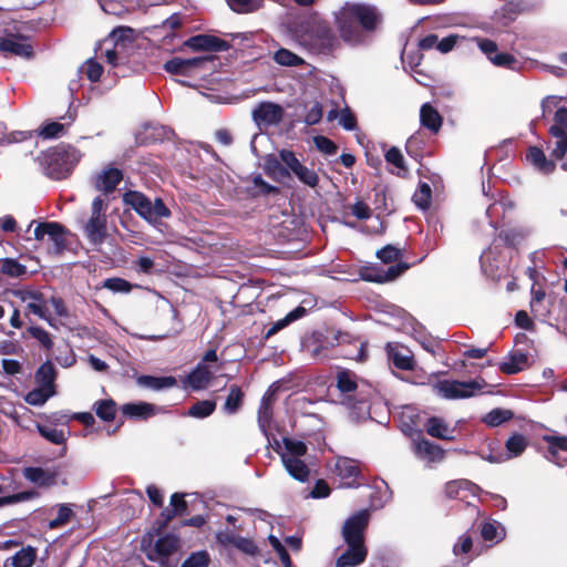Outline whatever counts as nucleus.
<instances>
[{
  "label": "nucleus",
  "instance_id": "1",
  "mask_svg": "<svg viewBox=\"0 0 567 567\" xmlns=\"http://www.w3.org/2000/svg\"><path fill=\"white\" fill-rule=\"evenodd\" d=\"M369 518V512L363 509L344 522L342 526V538L347 548L337 558V567H355L365 560L368 548L364 544V530L368 526Z\"/></svg>",
  "mask_w": 567,
  "mask_h": 567
},
{
  "label": "nucleus",
  "instance_id": "2",
  "mask_svg": "<svg viewBox=\"0 0 567 567\" xmlns=\"http://www.w3.org/2000/svg\"><path fill=\"white\" fill-rule=\"evenodd\" d=\"M336 21L340 37L343 41L354 44L359 43L362 29L371 31L379 22V16L373 7L360 3H347L336 16Z\"/></svg>",
  "mask_w": 567,
  "mask_h": 567
},
{
  "label": "nucleus",
  "instance_id": "3",
  "mask_svg": "<svg viewBox=\"0 0 567 567\" xmlns=\"http://www.w3.org/2000/svg\"><path fill=\"white\" fill-rule=\"evenodd\" d=\"M274 450L280 455L282 464L291 477L302 483L309 480L308 447L302 441L284 437L281 444L275 441Z\"/></svg>",
  "mask_w": 567,
  "mask_h": 567
},
{
  "label": "nucleus",
  "instance_id": "4",
  "mask_svg": "<svg viewBox=\"0 0 567 567\" xmlns=\"http://www.w3.org/2000/svg\"><path fill=\"white\" fill-rule=\"evenodd\" d=\"M561 100L556 96H548L543 101V114L554 112L553 124L548 132L551 141L550 155L557 159L565 156L567 152V109L559 106Z\"/></svg>",
  "mask_w": 567,
  "mask_h": 567
},
{
  "label": "nucleus",
  "instance_id": "5",
  "mask_svg": "<svg viewBox=\"0 0 567 567\" xmlns=\"http://www.w3.org/2000/svg\"><path fill=\"white\" fill-rule=\"evenodd\" d=\"M81 153L70 146L60 145L42 154L41 164L45 174L53 179L66 178L80 162Z\"/></svg>",
  "mask_w": 567,
  "mask_h": 567
},
{
  "label": "nucleus",
  "instance_id": "6",
  "mask_svg": "<svg viewBox=\"0 0 567 567\" xmlns=\"http://www.w3.org/2000/svg\"><path fill=\"white\" fill-rule=\"evenodd\" d=\"M124 203L131 206L142 218L148 223L155 224L162 218L171 216V210L165 206L161 198L152 202L140 192H127L124 194Z\"/></svg>",
  "mask_w": 567,
  "mask_h": 567
},
{
  "label": "nucleus",
  "instance_id": "7",
  "mask_svg": "<svg viewBox=\"0 0 567 567\" xmlns=\"http://www.w3.org/2000/svg\"><path fill=\"white\" fill-rule=\"evenodd\" d=\"M485 385L482 379L471 381L442 380L433 385L434 392L447 400L467 399L480 393Z\"/></svg>",
  "mask_w": 567,
  "mask_h": 567
},
{
  "label": "nucleus",
  "instance_id": "8",
  "mask_svg": "<svg viewBox=\"0 0 567 567\" xmlns=\"http://www.w3.org/2000/svg\"><path fill=\"white\" fill-rule=\"evenodd\" d=\"M106 209L107 203L97 196L92 202L91 216L84 224V233L93 245H101L106 238Z\"/></svg>",
  "mask_w": 567,
  "mask_h": 567
},
{
  "label": "nucleus",
  "instance_id": "9",
  "mask_svg": "<svg viewBox=\"0 0 567 567\" xmlns=\"http://www.w3.org/2000/svg\"><path fill=\"white\" fill-rule=\"evenodd\" d=\"M17 295L27 303V308L30 312L45 320L49 326L56 328L55 319L49 313L47 309V299L41 292L34 290H21L18 291Z\"/></svg>",
  "mask_w": 567,
  "mask_h": 567
},
{
  "label": "nucleus",
  "instance_id": "10",
  "mask_svg": "<svg viewBox=\"0 0 567 567\" xmlns=\"http://www.w3.org/2000/svg\"><path fill=\"white\" fill-rule=\"evenodd\" d=\"M258 127L277 125L284 117V109L274 102H261L251 112Z\"/></svg>",
  "mask_w": 567,
  "mask_h": 567
},
{
  "label": "nucleus",
  "instance_id": "11",
  "mask_svg": "<svg viewBox=\"0 0 567 567\" xmlns=\"http://www.w3.org/2000/svg\"><path fill=\"white\" fill-rule=\"evenodd\" d=\"M34 237L37 240H44L48 237L56 252L62 251L66 246V230L59 223H40L34 229Z\"/></svg>",
  "mask_w": 567,
  "mask_h": 567
},
{
  "label": "nucleus",
  "instance_id": "12",
  "mask_svg": "<svg viewBox=\"0 0 567 567\" xmlns=\"http://www.w3.org/2000/svg\"><path fill=\"white\" fill-rule=\"evenodd\" d=\"M210 61V56L173 58L164 64V69L172 74L193 75L197 70L204 69Z\"/></svg>",
  "mask_w": 567,
  "mask_h": 567
},
{
  "label": "nucleus",
  "instance_id": "13",
  "mask_svg": "<svg viewBox=\"0 0 567 567\" xmlns=\"http://www.w3.org/2000/svg\"><path fill=\"white\" fill-rule=\"evenodd\" d=\"M333 473L343 482L347 487L358 485V477L361 473L360 463L349 457H337L333 465Z\"/></svg>",
  "mask_w": 567,
  "mask_h": 567
},
{
  "label": "nucleus",
  "instance_id": "14",
  "mask_svg": "<svg viewBox=\"0 0 567 567\" xmlns=\"http://www.w3.org/2000/svg\"><path fill=\"white\" fill-rule=\"evenodd\" d=\"M179 538L174 535L159 537L152 550L147 554L148 559L164 564V560L179 549Z\"/></svg>",
  "mask_w": 567,
  "mask_h": 567
},
{
  "label": "nucleus",
  "instance_id": "15",
  "mask_svg": "<svg viewBox=\"0 0 567 567\" xmlns=\"http://www.w3.org/2000/svg\"><path fill=\"white\" fill-rule=\"evenodd\" d=\"M0 51L6 55H17L21 58H31L33 49L24 39L9 35L0 37Z\"/></svg>",
  "mask_w": 567,
  "mask_h": 567
},
{
  "label": "nucleus",
  "instance_id": "16",
  "mask_svg": "<svg viewBox=\"0 0 567 567\" xmlns=\"http://www.w3.org/2000/svg\"><path fill=\"white\" fill-rule=\"evenodd\" d=\"M59 471L54 467H25L23 470V476L31 483L40 487H51L58 483Z\"/></svg>",
  "mask_w": 567,
  "mask_h": 567
},
{
  "label": "nucleus",
  "instance_id": "17",
  "mask_svg": "<svg viewBox=\"0 0 567 567\" xmlns=\"http://www.w3.org/2000/svg\"><path fill=\"white\" fill-rule=\"evenodd\" d=\"M544 441L548 444L546 458L558 466H564L567 463V458L561 456V454L567 453V436L545 435Z\"/></svg>",
  "mask_w": 567,
  "mask_h": 567
},
{
  "label": "nucleus",
  "instance_id": "18",
  "mask_svg": "<svg viewBox=\"0 0 567 567\" xmlns=\"http://www.w3.org/2000/svg\"><path fill=\"white\" fill-rule=\"evenodd\" d=\"M122 178L123 174L118 168L107 166L96 175L94 185L97 190L107 194L116 188Z\"/></svg>",
  "mask_w": 567,
  "mask_h": 567
},
{
  "label": "nucleus",
  "instance_id": "19",
  "mask_svg": "<svg viewBox=\"0 0 567 567\" xmlns=\"http://www.w3.org/2000/svg\"><path fill=\"white\" fill-rule=\"evenodd\" d=\"M313 44L320 50L330 51L338 45V39L332 30L324 23H318L313 30Z\"/></svg>",
  "mask_w": 567,
  "mask_h": 567
},
{
  "label": "nucleus",
  "instance_id": "20",
  "mask_svg": "<svg viewBox=\"0 0 567 567\" xmlns=\"http://www.w3.org/2000/svg\"><path fill=\"white\" fill-rule=\"evenodd\" d=\"M186 45L193 50L220 51L224 49L225 42L213 35L199 34L189 38Z\"/></svg>",
  "mask_w": 567,
  "mask_h": 567
},
{
  "label": "nucleus",
  "instance_id": "21",
  "mask_svg": "<svg viewBox=\"0 0 567 567\" xmlns=\"http://www.w3.org/2000/svg\"><path fill=\"white\" fill-rule=\"evenodd\" d=\"M414 451L419 457L427 462H441L444 458V451L439 445L424 439L414 443Z\"/></svg>",
  "mask_w": 567,
  "mask_h": 567
},
{
  "label": "nucleus",
  "instance_id": "22",
  "mask_svg": "<svg viewBox=\"0 0 567 567\" xmlns=\"http://www.w3.org/2000/svg\"><path fill=\"white\" fill-rule=\"evenodd\" d=\"M425 430L433 437L446 441L454 440V430L441 417H430L425 424Z\"/></svg>",
  "mask_w": 567,
  "mask_h": 567
},
{
  "label": "nucleus",
  "instance_id": "23",
  "mask_svg": "<svg viewBox=\"0 0 567 567\" xmlns=\"http://www.w3.org/2000/svg\"><path fill=\"white\" fill-rule=\"evenodd\" d=\"M527 367L528 355L522 351H514L505 361L501 362L499 370L506 374H515Z\"/></svg>",
  "mask_w": 567,
  "mask_h": 567
},
{
  "label": "nucleus",
  "instance_id": "24",
  "mask_svg": "<svg viewBox=\"0 0 567 567\" xmlns=\"http://www.w3.org/2000/svg\"><path fill=\"white\" fill-rule=\"evenodd\" d=\"M212 377L213 372L204 363H198L189 373L187 383L194 390H202L208 386Z\"/></svg>",
  "mask_w": 567,
  "mask_h": 567
},
{
  "label": "nucleus",
  "instance_id": "25",
  "mask_svg": "<svg viewBox=\"0 0 567 567\" xmlns=\"http://www.w3.org/2000/svg\"><path fill=\"white\" fill-rule=\"evenodd\" d=\"M421 124L430 131L437 133L442 125V116L429 103L423 104L420 111Z\"/></svg>",
  "mask_w": 567,
  "mask_h": 567
},
{
  "label": "nucleus",
  "instance_id": "26",
  "mask_svg": "<svg viewBox=\"0 0 567 567\" xmlns=\"http://www.w3.org/2000/svg\"><path fill=\"white\" fill-rule=\"evenodd\" d=\"M156 408L146 402L127 403L122 406V413L130 417L147 419L155 414Z\"/></svg>",
  "mask_w": 567,
  "mask_h": 567
},
{
  "label": "nucleus",
  "instance_id": "27",
  "mask_svg": "<svg viewBox=\"0 0 567 567\" xmlns=\"http://www.w3.org/2000/svg\"><path fill=\"white\" fill-rule=\"evenodd\" d=\"M475 485L466 480L449 482L445 485V494L449 498L464 499L467 493H474Z\"/></svg>",
  "mask_w": 567,
  "mask_h": 567
},
{
  "label": "nucleus",
  "instance_id": "28",
  "mask_svg": "<svg viewBox=\"0 0 567 567\" xmlns=\"http://www.w3.org/2000/svg\"><path fill=\"white\" fill-rule=\"evenodd\" d=\"M527 159L543 173H550L555 169V163L547 159L545 153L536 146L528 150Z\"/></svg>",
  "mask_w": 567,
  "mask_h": 567
},
{
  "label": "nucleus",
  "instance_id": "29",
  "mask_svg": "<svg viewBox=\"0 0 567 567\" xmlns=\"http://www.w3.org/2000/svg\"><path fill=\"white\" fill-rule=\"evenodd\" d=\"M138 383L153 390H163L175 386L177 381L174 377L143 375L138 378Z\"/></svg>",
  "mask_w": 567,
  "mask_h": 567
},
{
  "label": "nucleus",
  "instance_id": "30",
  "mask_svg": "<svg viewBox=\"0 0 567 567\" xmlns=\"http://www.w3.org/2000/svg\"><path fill=\"white\" fill-rule=\"evenodd\" d=\"M37 559V550L31 546L21 548L11 557L12 567H32Z\"/></svg>",
  "mask_w": 567,
  "mask_h": 567
},
{
  "label": "nucleus",
  "instance_id": "31",
  "mask_svg": "<svg viewBox=\"0 0 567 567\" xmlns=\"http://www.w3.org/2000/svg\"><path fill=\"white\" fill-rule=\"evenodd\" d=\"M393 364L402 370H412L414 365L413 357L408 349H391L389 351Z\"/></svg>",
  "mask_w": 567,
  "mask_h": 567
},
{
  "label": "nucleus",
  "instance_id": "32",
  "mask_svg": "<svg viewBox=\"0 0 567 567\" xmlns=\"http://www.w3.org/2000/svg\"><path fill=\"white\" fill-rule=\"evenodd\" d=\"M527 445L528 442L525 436L520 434H515L506 441L505 446L507 453L504 455L505 457H508V460L512 457H516L526 450Z\"/></svg>",
  "mask_w": 567,
  "mask_h": 567
},
{
  "label": "nucleus",
  "instance_id": "33",
  "mask_svg": "<svg viewBox=\"0 0 567 567\" xmlns=\"http://www.w3.org/2000/svg\"><path fill=\"white\" fill-rule=\"evenodd\" d=\"M96 415L103 421H113L116 414V403L113 400H100L94 403Z\"/></svg>",
  "mask_w": 567,
  "mask_h": 567
},
{
  "label": "nucleus",
  "instance_id": "34",
  "mask_svg": "<svg viewBox=\"0 0 567 567\" xmlns=\"http://www.w3.org/2000/svg\"><path fill=\"white\" fill-rule=\"evenodd\" d=\"M276 63L284 66H298L305 64V60L288 49H279L274 53Z\"/></svg>",
  "mask_w": 567,
  "mask_h": 567
},
{
  "label": "nucleus",
  "instance_id": "35",
  "mask_svg": "<svg viewBox=\"0 0 567 567\" xmlns=\"http://www.w3.org/2000/svg\"><path fill=\"white\" fill-rule=\"evenodd\" d=\"M74 516V512L70 504H59L58 505V515L54 519L50 520L48 526L50 529H55L61 526L66 525L72 517Z\"/></svg>",
  "mask_w": 567,
  "mask_h": 567
},
{
  "label": "nucleus",
  "instance_id": "36",
  "mask_svg": "<svg viewBox=\"0 0 567 567\" xmlns=\"http://www.w3.org/2000/svg\"><path fill=\"white\" fill-rule=\"evenodd\" d=\"M244 393L237 385L230 386L229 394L226 399L224 409L227 413H236L243 403Z\"/></svg>",
  "mask_w": 567,
  "mask_h": 567
},
{
  "label": "nucleus",
  "instance_id": "37",
  "mask_svg": "<svg viewBox=\"0 0 567 567\" xmlns=\"http://www.w3.org/2000/svg\"><path fill=\"white\" fill-rule=\"evenodd\" d=\"M216 409V404L214 401L204 400L196 402L188 410V415L197 419H203L209 416Z\"/></svg>",
  "mask_w": 567,
  "mask_h": 567
},
{
  "label": "nucleus",
  "instance_id": "38",
  "mask_svg": "<svg viewBox=\"0 0 567 567\" xmlns=\"http://www.w3.org/2000/svg\"><path fill=\"white\" fill-rule=\"evenodd\" d=\"M272 417V411L268 399L264 398L258 409V424L260 430L267 434Z\"/></svg>",
  "mask_w": 567,
  "mask_h": 567
},
{
  "label": "nucleus",
  "instance_id": "39",
  "mask_svg": "<svg viewBox=\"0 0 567 567\" xmlns=\"http://www.w3.org/2000/svg\"><path fill=\"white\" fill-rule=\"evenodd\" d=\"M33 497L32 492H21L17 494H7L6 488L0 485V507L28 501Z\"/></svg>",
  "mask_w": 567,
  "mask_h": 567
},
{
  "label": "nucleus",
  "instance_id": "40",
  "mask_svg": "<svg viewBox=\"0 0 567 567\" xmlns=\"http://www.w3.org/2000/svg\"><path fill=\"white\" fill-rule=\"evenodd\" d=\"M53 393V390L45 388L34 389L25 395L24 400L31 405L40 406L43 405Z\"/></svg>",
  "mask_w": 567,
  "mask_h": 567
},
{
  "label": "nucleus",
  "instance_id": "41",
  "mask_svg": "<svg viewBox=\"0 0 567 567\" xmlns=\"http://www.w3.org/2000/svg\"><path fill=\"white\" fill-rule=\"evenodd\" d=\"M38 431L45 440L53 444L59 445L66 441L65 433L62 430L52 426L38 425Z\"/></svg>",
  "mask_w": 567,
  "mask_h": 567
},
{
  "label": "nucleus",
  "instance_id": "42",
  "mask_svg": "<svg viewBox=\"0 0 567 567\" xmlns=\"http://www.w3.org/2000/svg\"><path fill=\"white\" fill-rule=\"evenodd\" d=\"M229 7L238 13L252 12L261 7L262 0H226Z\"/></svg>",
  "mask_w": 567,
  "mask_h": 567
},
{
  "label": "nucleus",
  "instance_id": "43",
  "mask_svg": "<svg viewBox=\"0 0 567 567\" xmlns=\"http://www.w3.org/2000/svg\"><path fill=\"white\" fill-rule=\"evenodd\" d=\"M513 416L512 412L508 410L495 409L488 412L483 421L489 426H498L505 421H508Z\"/></svg>",
  "mask_w": 567,
  "mask_h": 567
},
{
  "label": "nucleus",
  "instance_id": "44",
  "mask_svg": "<svg viewBox=\"0 0 567 567\" xmlns=\"http://www.w3.org/2000/svg\"><path fill=\"white\" fill-rule=\"evenodd\" d=\"M412 199L417 207L426 209L431 203V187L426 183L420 184Z\"/></svg>",
  "mask_w": 567,
  "mask_h": 567
},
{
  "label": "nucleus",
  "instance_id": "45",
  "mask_svg": "<svg viewBox=\"0 0 567 567\" xmlns=\"http://www.w3.org/2000/svg\"><path fill=\"white\" fill-rule=\"evenodd\" d=\"M64 132V124H61L59 122H47L41 126L39 135L43 138H56L62 136Z\"/></svg>",
  "mask_w": 567,
  "mask_h": 567
},
{
  "label": "nucleus",
  "instance_id": "46",
  "mask_svg": "<svg viewBox=\"0 0 567 567\" xmlns=\"http://www.w3.org/2000/svg\"><path fill=\"white\" fill-rule=\"evenodd\" d=\"M0 269L3 274L11 277H20L27 272V267L14 259H3L0 261Z\"/></svg>",
  "mask_w": 567,
  "mask_h": 567
},
{
  "label": "nucleus",
  "instance_id": "47",
  "mask_svg": "<svg viewBox=\"0 0 567 567\" xmlns=\"http://www.w3.org/2000/svg\"><path fill=\"white\" fill-rule=\"evenodd\" d=\"M482 537L485 539V540H489V542H493V540H499L504 537V529L503 527L496 523V522H493V523H485L483 526H482Z\"/></svg>",
  "mask_w": 567,
  "mask_h": 567
},
{
  "label": "nucleus",
  "instance_id": "48",
  "mask_svg": "<svg viewBox=\"0 0 567 567\" xmlns=\"http://www.w3.org/2000/svg\"><path fill=\"white\" fill-rule=\"evenodd\" d=\"M403 271L400 266H391L386 270L377 271L374 276H369L368 280L375 282H386L398 278Z\"/></svg>",
  "mask_w": 567,
  "mask_h": 567
},
{
  "label": "nucleus",
  "instance_id": "49",
  "mask_svg": "<svg viewBox=\"0 0 567 567\" xmlns=\"http://www.w3.org/2000/svg\"><path fill=\"white\" fill-rule=\"evenodd\" d=\"M337 385H338V389L342 393H344V394L352 393L357 389V382L354 380V375L351 374L350 372H346V371L340 372L338 374Z\"/></svg>",
  "mask_w": 567,
  "mask_h": 567
},
{
  "label": "nucleus",
  "instance_id": "50",
  "mask_svg": "<svg viewBox=\"0 0 567 567\" xmlns=\"http://www.w3.org/2000/svg\"><path fill=\"white\" fill-rule=\"evenodd\" d=\"M37 378L48 390H52V383L54 381V369L49 362L42 364L37 372Z\"/></svg>",
  "mask_w": 567,
  "mask_h": 567
},
{
  "label": "nucleus",
  "instance_id": "51",
  "mask_svg": "<svg viewBox=\"0 0 567 567\" xmlns=\"http://www.w3.org/2000/svg\"><path fill=\"white\" fill-rule=\"evenodd\" d=\"M133 30L131 28H117L110 34V41L114 43L116 48L124 49L125 41H131Z\"/></svg>",
  "mask_w": 567,
  "mask_h": 567
},
{
  "label": "nucleus",
  "instance_id": "52",
  "mask_svg": "<svg viewBox=\"0 0 567 567\" xmlns=\"http://www.w3.org/2000/svg\"><path fill=\"white\" fill-rule=\"evenodd\" d=\"M293 174L299 178L300 182L310 187H316L318 185L319 177L317 173L303 166L302 164L298 167L297 171L293 172Z\"/></svg>",
  "mask_w": 567,
  "mask_h": 567
},
{
  "label": "nucleus",
  "instance_id": "53",
  "mask_svg": "<svg viewBox=\"0 0 567 567\" xmlns=\"http://www.w3.org/2000/svg\"><path fill=\"white\" fill-rule=\"evenodd\" d=\"M103 287L114 292L126 293L132 290V285L122 278H109L104 281Z\"/></svg>",
  "mask_w": 567,
  "mask_h": 567
},
{
  "label": "nucleus",
  "instance_id": "54",
  "mask_svg": "<svg viewBox=\"0 0 567 567\" xmlns=\"http://www.w3.org/2000/svg\"><path fill=\"white\" fill-rule=\"evenodd\" d=\"M489 61L496 66L508 69H515V64L517 63L514 55L505 52H496L493 56H491Z\"/></svg>",
  "mask_w": 567,
  "mask_h": 567
},
{
  "label": "nucleus",
  "instance_id": "55",
  "mask_svg": "<svg viewBox=\"0 0 567 567\" xmlns=\"http://www.w3.org/2000/svg\"><path fill=\"white\" fill-rule=\"evenodd\" d=\"M28 332L34 338L37 339L42 347H44L45 349H51L52 346H53V342L51 340V337L49 334L48 331H45L43 328L41 327H30L28 329Z\"/></svg>",
  "mask_w": 567,
  "mask_h": 567
},
{
  "label": "nucleus",
  "instance_id": "56",
  "mask_svg": "<svg viewBox=\"0 0 567 567\" xmlns=\"http://www.w3.org/2000/svg\"><path fill=\"white\" fill-rule=\"evenodd\" d=\"M209 556L206 551H198L193 554L182 567H208Z\"/></svg>",
  "mask_w": 567,
  "mask_h": 567
},
{
  "label": "nucleus",
  "instance_id": "57",
  "mask_svg": "<svg viewBox=\"0 0 567 567\" xmlns=\"http://www.w3.org/2000/svg\"><path fill=\"white\" fill-rule=\"evenodd\" d=\"M315 145L317 148L328 155L336 154L338 147L337 145L326 136H316L313 138Z\"/></svg>",
  "mask_w": 567,
  "mask_h": 567
},
{
  "label": "nucleus",
  "instance_id": "58",
  "mask_svg": "<svg viewBox=\"0 0 567 567\" xmlns=\"http://www.w3.org/2000/svg\"><path fill=\"white\" fill-rule=\"evenodd\" d=\"M385 159L388 163L394 165L396 168L404 171V158L401 151L398 147H391L385 153Z\"/></svg>",
  "mask_w": 567,
  "mask_h": 567
},
{
  "label": "nucleus",
  "instance_id": "59",
  "mask_svg": "<svg viewBox=\"0 0 567 567\" xmlns=\"http://www.w3.org/2000/svg\"><path fill=\"white\" fill-rule=\"evenodd\" d=\"M50 305L55 315L61 318L65 319L69 317V310L64 305V301L60 297L52 296L50 299H47V306Z\"/></svg>",
  "mask_w": 567,
  "mask_h": 567
},
{
  "label": "nucleus",
  "instance_id": "60",
  "mask_svg": "<svg viewBox=\"0 0 567 567\" xmlns=\"http://www.w3.org/2000/svg\"><path fill=\"white\" fill-rule=\"evenodd\" d=\"M30 413V410L23 404H19L18 406H13L9 412V416L19 425L25 426L24 417Z\"/></svg>",
  "mask_w": 567,
  "mask_h": 567
},
{
  "label": "nucleus",
  "instance_id": "61",
  "mask_svg": "<svg viewBox=\"0 0 567 567\" xmlns=\"http://www.w3.org/2000/svg\"><path fill=\"white\" fill-rule=\"evenodd\" d=\"M239 535L230 530H221L216 534V540L224 547L235 546Z\"/></svg>",
  "mask_w": 567,
  "mask_h": 567
},
{
  "label": "nucleus",
  "instance_id": "62",
  "mask_svg": "<svg viewBox=\"0 0 567 567\" xmlns=\"http://www.w3.org/2000/svg\"><path fill=\"white\" fill-rule=\"evenodd\" d=\"M280 159L291 169L293 173L301 165L296 155L288 150H281L279 153Z\"/></svg>",
  "mask_w": 567,
  "mask_h": 567
},
{
  "label": "nucleus",
  "instance_id": "63",
  "mask_svg": "<svg viewBox=\"0 0 567 567\" xmlns=\"http://www.w3.org/2000/svg\"><path fill=\"white\" fill-rule=\"evenodd\" d=\"M102 72H103V68L101 64H99L97 62H95L93 60L86 61L85 73L91 81L95 82V81L100 80Z\"/></svg>",
  "mask_w": 567,
  "mask_h": 567
},
{
  "label": "nucleus",
  "instance_id": "64",
  "mask_svg": "<svg viewBox=\"0 0 567 567\" xmlns=\"http://www.w3.org/2000/svg\"><path fill=\"white\" fill-rule=\"evenodd\" d=\"M476 42L481 51L487 56L488 60L497 52V44L492 40L477 38Z\"/></svg>",
  "mask_w": 567,
  "mask_h": 567
}]
</instances>
